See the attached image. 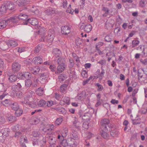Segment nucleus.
Segmentation results:
<instances>
[{
  "label": "nucleus",
  "instance_id": "f257e3e1",
  "mask_svg": "<svg viewBox=\"0 0 147 147\" xmlns=\"http://www.w3.org/2000/svg\"><path fill=\"white\" fill-rule=\"evenodd\" d=\"M33 98L31 95H26L24 97V100L22 102V103L27 105L33 108L36 107L37 105L32 102Z\"/></svg>",
  "mask_w": 147,
  "mask_h": 147
},
{
  "label": "nucleus",
  "instance_id": "f03ea898",
  "mask_svg": "<svg viewBox=\"0 0 147 147\" xmlns=\"http://www.w3.org/2000/svg\"><path fill=\"white\" fill-rule=\"evenodd\" d=\"M78 139V137L76 134H72V137L68 139V146L70 147H76L77 144L76 139Z\"/></svg>",
  "mask_w": 147,
  "mask_h": 147
},
{
  "label": "nucleus",
  "instance_id": "7ed1b4c3",
  "mask_svg": "<svg viewBox=\"0 0 147 147\" xmlns=\"http://www.w3.org/2000/svg\"><path fill=\"white\" fill-rule=\"evenodd\" d=\"M55 31L53 29H50L48 31V36H45L46 42L51 43L53 41L55 37Z\"/></svg>",
  "mask_w": 147,
  "mask_h": 147
},
{
  "label": "nucleus",
  "instance_id": "20e7f679",
  "mask_svg": "<svg viewBox=\"0 0 147 147\" xmlns=\"http://www.w3.org/2000/svg\"><path fill=\"white\" fill-rule=\"evenodd\" d=\"M24 25H27L30 24L33 26H35L38 24V22L37 19L32 18L28 19L27 20V21H25L24 22Z\"/></svg>",
  "mask_w": 147,
  "mask_h": 147
},
{
  "label": "nucleus",
  "instance_id": "39448f33",
  "mask_svg": "<svg viewBox=\"0 0 147 147\" xmlns=\"http://www.w3.org/2000/svg\"><path fill=\"white\" fill-rule=\"evenodd\" d=\"M109 123L110 121L108 119H104L102 120L101 122L102 128L107 129V127L109 128H112L110 126Z\"/></svg>",
  "mask_w": 147,
  "mask_h": 147
},
{
  "label": "nucleus",
  "instance_id": "423d86ee",
  "mask_svg": "<svg viewBox=\"0 0 147 147\" xmlns=\"http://www.w3.org/2000/svg\"><path fill=\"white\" fill-rule=\"evenodd\" d=\"M18 16L19 20L22 22V24L24 25V22L25 21H27V20L28 19L27 15L24 13H21Z\"/></svg>",
  "mask_w": 147,
  "mask_h": 147
},
{
  "label": "nucleus",
  "instance_id": "0eeeda50",
  "mask_svg": "<svg viewBox=\"0 0 147 147\" xmlns=\"http://www.w3.org/2000/svg\"><path fill=\"white\" fill-rule=\"evenodd\" d=\"M114 24V21L113 20H107L105 22V28L107 30L110 29L112 28Z\"/></svg>",
  "mask_w": 147,
  "mask_h": 147
},
{
  "label": "nucleus",
  "instance_id": "6e6552de",
  "mask_svg": "<svg viewBox=\"0 0 147 147\" xmlns=\"http://www.w3.org/2000/svg\"><path fill=\"white\" fill-rule=\"evenodd\" d=\"M7 75L9 76L8 79L9 82L11 83L16 81L18 78V76L13 74V73L11 74L8 72L7 73Z\"/></svg>",
  "mask_w": 147,
  "mask_h": 147
},
{
  "label": "nucleus",
  "instance_id": "1a4fd4ad",
  "mask_svg": "<svg viewBox=\"0 0 147 147\" xmlns=\"http://www.w3.org/2000/svg\"><path fill=\"white\" fill-rule=\"evenodd\" d=\"M21 65L18 62H14L12 65V69L14 73L19 71Z\"/></svg>",
  "mask_w": 147,
  "mask_h": 147
},
{
  "label": "nucleus",
  "instance_id": "9d476101",
  "mask_svg": "<svg viewBox=\"0 0 147 147\" xmlns=\"http://www.w3.org/2000/svg\"><path fill=\"white\" fill-rule=\"evenodd\" d=\"M8 134L6 132H4V129H1L0 132V141L1 142H3L5 139L6 137L8 136Z\"/></svg>",
  "mask_w": 147,
  "mask_h": 147
},
{
  "label": "nucleus",
  "instance_id": "9b49d317",
  "mask_svg": "<svg viewBox=\"0 0 147 147\" xmlns=\"http://www.w3.org/2000/svg\"><path fill=\"white\" fill-rule=\"evenodd\" d=\"M55 60L57 62L58 65H61L63 64H66L65 58L60 56L59 57H55Z\"/></svg>",
  "mask_w": 147,
  "mask_h": 147
},
{
  "label": "nucleus",
  "instance_id": "f8f14e48",
  "mask_svg": "<svg viewBox=\"0 0 147 147\" xmlns=\"http://www.w3.org/2000/svg\"><path fill=\"white\" fill-rule=\"evenodd\" d=\"M67 129H62L61 131V135H58L57 136V139L59 140L63 139L64 137L67 136Z\"/></svg>",
  "mask_w": 147,
  "mask_h": 147
},
{
  "label": "nucleus",
  "instance_id": "ddd939ff",
  "mask_svg": "<svg viewBox=\"0 0 147 147\" xmlns=\"http://www.w3.org/2000/svg\"><path fill=\"white\" fill-rule=\"evenodd\" d=\"M71 32L70 28L68 26H65L61 28V33L62 34L67 35Z\"/></svg>",
  "mask_w": 147,
  "mask_h": 147
},
{
  "label": "nucleus",
  "instance_id": "4468645a",
  "mask_svg": "<svg viewBox=\"0 0 147 147\" xmlns=\"http://www.w3.org/2000/svg\"><path fill=\"white\" fill-rule=\"evenodd\" d=\"M66 67V64H63L62 65H58L57 67V71L55 72L56 74H58L59 73L62 72L64 71Z\"/></svg>",
  "mask_w": 147,
  "mask_h": 147
},
{
  "label": "nucleus",
  "instance_id": "2eb2a0df",
  "mask_svg": "<svg viewBox=\"0 0 147 147\" xmlns=\"http://www.w3.org/2000/svg\"><path fill=\"white\" fill-rule=\"evenodd\" d=\"M45 13L48 15H52L54 13H56L57 11V10L54 8H49L45 11Z\"/></svg>",
  "mask_w": 147,
  "mask_h": 147
},
{
  "label": "nucleus",
  "instance_id": "dca6fc26",
  "mask_svg": "<svg viewBox=\"0 0 147 147\" xmlns=\"http://www.w3.org/2000/svg\"><path fill=\"white\" fill-rule=\"evenodd\" d=\"M7 20L8 23H9L11 22L13 23H17L18 22L19 20L18 18V16L17 15L13 17H11L9 19H8Z\"/></svg>",
  "mask_w": 147,
  "mask_h": 147
},
{
  "label": "nucleus",
  "instance_id": "f3484780",
  "mask_svg": "<svg viewBox=\"0 0 147 147\" xmlns=\"http://www.w3.org/2000/svg\"><path fill=\"white\" fill-rule=\"evenodd\" d=\"M7 9L12 10L14 9L13 3L10 1H7L4 3Z\"/></svg>",
  "mask_w": 147,
  "mask_h": 147
},
{
  "label": "nucleus",
  "instance_id": "a211bd4d",
  "mask_svg": "<svg viewBox=\"0 0 147 147\" xmlns=\"http://www.w3.org/2000/svg\"><path fill=\"white\" fill-rule=\"evenodd\" d=\"M107 129H102L100 131V134L104 138L107 139L109 138V134L107 133L106 130Z\"/></svg>",
  "mask_w": 147,
  "mask_h": 147
},
{
  "label": "nucleus",
  "instance_id": "6ab92c4d",
  "mask_svg": "<svg viewBox=\"0 0 147 147\" xmlns=\"http://www.w3.org/2000/svg\"><path fill=\"white\" fill-rule=\"evenodd\" d=\"M30 70L32 74L36 75L38 74L40 71V69L38 66H36L33 68H31Z\"/></svg>",
  "mask_w": 147,
  "mask_h": 147
},
{
  "label": "nucleus",
  "instance_id": "aec40b11",
  "mask_svg": "<svg viewBox=\"0 0 147 147\" xmlns=\"http://www.w3.org/2000/svg\"><path fill=\"white\" fill-rule=\"evenodd\" d=\"M49 77L48 74L47 73H44L41 74L40 76V79L43 81H45L47 80Z\"/></svg>",
  "mask_w": 147,
  "mask_h": 147
},
{
  "label": "nucleus",
  "instance_id": "412c9836",
  "mask_svg": "<svg viewBox=\"0 0 147 147\" xmlns=\"http://www.w3.org/2000/svg\"><path fill=\"white\" fill-rule=\"evenodd\" d=\"M8 47L12 48L15 47L18 45V43L12 40H9L7 43Z\"/></svg>",
  "mask_w": 147,
  "mask_h": 147
},
{
  "label": "nucleus",
  "instance_id": "4be33fe9",
  "mask_svg": "<svg viewBox=\"0 0 147 147\" xmlns=\"http://www.w3.org/2000/svg\"><path fill=\"white\" fill-rule=\"evenodd\" d=\"M34 62L35 64L38 65L42 63V59L39 57H36L34 58Z\"/></svg>",
  "mask_w": 147,
  "mask_h": 147
},
{
  "label": "nucleus",
  "instance_id": "5701e85b",
  "mask_svg": "<svg viewBox=\"0 0 147 147\" xmlns=\"http://www.w3.org/2000/svg\"><path fill=\"white\" fill-rule=\"evenodd\" d=\"M47 138L50 146L54 143H56V139L55 138L51 136H49V137H47Z\"/></svg>",
  "mask_w": 147,
  "mask_h": 147
},
{
  "label": "nucleus",
  "instance_id": "b1692460",
  "mask_svg": "<svg viewBox=\"0 0 147 147\" xmlns=\"http://www.w3.org/2000/svg\"><path fill=\"white\" fill-rule=\"evenodd\" d=\"M60 141V143L61 145L63 147H66L68 146V143L67 142L66 140L63 138V139L59 140Z\"/></svg>",
  "mask_w": 147,
  "mask_h": 147
},
{
  "label": "nucleus",
  "instance_id": "393cba45",
  "mask_svg": "<svg viewBox=\"0 0 147 147\" xmlns=\"http://www.w3.org/2000/svg\"><path fill=\"white\" fill-rule=\"evenodd\" d=\"M8 23L7 20H2L0 21V29L6 27V26Z\"/></svg>",
  "mask_w": 147,
  "mask_h": 147
},
{
  "label": "nucleus",
  "instance_id": "a878e982",
  "mask_svg": "<svg viewBox=\"0 0 147 147\" xmlns=\"http://www.w3.org/2000/svg\"><path fill=\"white\" fill-rule=\"evenodd\" d=\"M53 53L54 55L56 56L55 57H59L61 54V52L59 49H55L53 50Z\"/></svg>",
  "mask_w": 147,
  "mask_h": 147
},
{
  "label": "nucleus",
  "instance_id": "bb28decb",
  "mask_svg": "<svg viewBox=\"0 0 147 147\" xmlns=\"http://www.w3.org/2000/svg\"><path fill=\"white\" fill-rule=\"evenodd\" d=\"M2 104L5 106H7L9 105H10L12 103V102L9 99L5 98L2 101Z\"/></svg>",
  "mask_w": 147,
  "mask_h": 147
},
{
  "label": "nucleus",
  "instance_id": "cd10ccee",
  "mask_svg": "<svg viewBox=\"0 0 147 147\" xmlns=\"http://www.w3.org/2000/svg\"><path fill=\"white\" fill-rule=\"evenodd\" d=\"M67 86L68 85L66 84H63L61 85L60 88L61 92L64 93Z\"/></svg>",
  "mask_w": 147,
  "mask_h": 147
},
{
  "label": "nucleus",
  "instance_id": "c85d7f7f",
  "mask_svg": "<svg viewBox=\"0 0 147 147\" xmlns=\"http://www.w3.org/2000/svg\"><path fill=\"white\" fill-rule=\"evenodd\" d=\"M12 109L14 111L17 110L19 107V106L18 103L16 102H13L10 105Z\"/></svg>",
  "mask_w": 147,
  "mask_h": 147
},
{
  "label": "nucleus",
  "instance_id": "c756f323",
  "mask_svg": "<svg viewBox=\"0 0 147 147\" xmlns=\"http://www.w3.org/2000/svg\"><path fill=\"white\" fill-rule=\"evenodd\" d=\"M7 9L4 3L1 6L0 8V12L1 13H5Z\"/></svg>",
  "mask_w": 147,
  "mask_h": 147
},
{
  "label": "nucleus",
  "instance_id": "7c9ffc66",
  "mask_svg": "<svg viewBox=\"0 0 147 147\" xmlns=\"http://www.w3.org/2000/svg\"><path fill=\"white\" fill-rule=\"evenodd\" d=\"M92 26L90 24H87L85 25L84 31L88 33L92 30Z\"/></svg>",
  "mask_w": 147,
  "mask_h": 147
},
{
  "label": "nucleus",
  "instance_id": "2f4dec72",
  "mask_svg": "<svg viewBox=\"0 0 147 147\" xmlns=\"http://www.w3.org/2000/svg\"><path fill=\"white\" fill-rule=\"evenodd\" d=\"M13 94H11L12 96H15L16 95L18 98H21L23 96V93L21 91H18L16 92L15 93L13 92Z\"/></svg>",
  "mask_w": 147,
  "mask_h": 147
},
{
  "label": "nucleus",
  "instance_id": "473e14b6",
  "mask_svg": "<svg viewBox=\"0 0 147 147\" xmlns=\"http://www.w3.org/2000/svg\"><path fill=\"white\" fill-rule=\"evenodd\" d=\"M46 102L43 100H40L38 103V105L40 107H46Z\"/></svg>",
  "mask_w": 147,
  "mask_h": 147
},
{
  "label": "nucleus",
  "instance_id": "72a5a7b5",
  "mask_svg": "<svg viewBox=\"0 0 147 147\" xmlns=\"http://www.w3.org/2000/svg\"><path fill=\"white\" fill-rule=\"evenodd\" d=\"M32 81L29 79H27L25 82V86L27 88H29L30 86L32 84Z\"/></svg>",
  "mask_w": 147,
  "mask_h": 147
},
{
  "label": "nucleus",
  "instance_id": "f704fd0d",
  "mask_svg": "<svg viewBox=\"0 0 147 147\" xmlns=\"http://www.w3.org/2000/svg\"><path fill=\"white\" fill-rule=\"evenodd\" d=\"M67 78V76L65 74H61L58 76V79L60 81L64 80Z\"/></svg>",
  "mask_w": 147,
  "mask_h": 147
},
{
  "label": "nucleus",
  "instance_id": "c9c22d12",
  "mask_svg": "<svg viewBox=\"0 0 147 147\" xmlns=\"http://www.w3.org/2000/svg\"><path fill=\"white\" fill-rule=\"evenodd\" d=\"M15 111V115L17 117L20 116L23 113L22 110L19 108Z\"/></svg>",
  "mask_w": 147,
  "mask_h": 147
},
{
  "label": "nucleus",
  "instance_id": "e433bc0d",
  "mask_svg": "<svg viewBox=\"0 0 147 147\" xmlns=\"http://www.w3.org/2000/svg\"><path fill=\"white\" fill-rule=\"evenodd\" d=\"M63 119L61 117L57 118L55 121V125H59L63 121Z\"/></svg>",
  "mask_w": 147,
  "mask_h": 147
},
{
  "label": "nucleus",
  "instance_id": "4c0bfd02",
  "mask_svg": "<svg viewBox=\"0 0 147 147\" xmlns=\"http://www.w3.org/2000/svg\"><path fill=\"white\" fill-rule=\"evenodd\" d=\"M46 31V30L45 28L44 27H42L38 31L39 34H40L41 35L42 34V35H45V33Z\"/></svg>",
  "mask_w": 147,
  "mask_h": 147
},
{
  "label": "nucleus",
  "instance_id": "58836bf2",
  "mask_svg": "<svg viewBox=\"0 0 147 147\" xmlns=\"http://www.w3.org/2000/svg\"><path fill=\"white\" fill-rule=\"evenodd\" d=\"M6 90L5 86L3 84H0V92H4Z\"/></svg>",
  "mask_w": 147,
  "mask_h": 147
},
{
  "label": "nucleus",
  "instance_id": "ea45409f",
  "mask_svg": "<svg viewBox=\"0 0 147 147\" xmlns=\"http://www.w3.org/2000/svg\"><path fill=\"white\" fill-rule=\"evenodd\" d=\"M8 45L7 43H5V44H1L0 48L3 51H5L8 49Z\"/></svg>",
  "mask_w": 147,
  "mask_h": 147
},
{
  "label": "nucleus",
  "instance_id": "a19ab883",
  "mask_svg": "<svg viewBox=\"0 0 147 147\" xmlns=\"http://www.w3.org/2000/svg\"><path fill=\"white\" fill-rule=\"evenodd\" d=\"M24 76L25 79H29L31 78V74L29 72H24Z\"/></svg>",
  "mask_w": 147,
  "mask_h": 147
},
{
  "label": "nucleus",
  "instance_id": "79ce46f5",
  "mask_svg": "<svg viewBox=\"0 0 147 147\" xmlns=\"http://www.w3.org/2000/svg\"><path fill=\"white\" fill-rule=\"evenodd\" d=\"M36 92L38 95L41 96L43 94V90L42 88H39L37 89Z\"/></svg>",
  "mask_w": 147,
  "mask_h": 147
},
{
  "label": "nucleus",
  "instance_id": "37998d69",
  "mask_svg": "<svg viewBox=\"0 0 147 147\" xmlns=\"http://www.w3.org/2000/svg\"><path fill=\"white\" fill-rule=\"evenodd\" d=\"M63 102L66 103L67 105L70 104V98L67 96H65L63 100Z\"/></svg>",
  "mask_w": 147,
  "mask_h": 147
},
{
  "label": "nucleus",
  "instance_id": "c03bdc74",
  "mask_svg": "<svg viewBox=\"0 0 147 147\" xmlns=\"http://www.w3.org/2000/svg\"><path fill=\"white\" fill-rule=\"evenodd\" d=\"M140 42L137 40H133L132 42V47L134 48L139 44Z\"/></svg>",
  "mask_w": 147,
  "mask_h": 147
},
{
  "label": "nucleus",
  "instance_id": "a18cd8bd",
  "mask_svg": "<svg viewBox=\"0 0 147 147\" xmlns=\"http://www.w3.org/2000/svg\"><path fill=\"white\" fill-rule=\"evenodd\" d=\"M7 120L9 121L13 122L16 121V118L15 117L11 115L8 117Z\"/></svg>",
  "mask_w": 147,
  "mask_h": 147
},
{
  "label": "nucleus",
  "instance_id": "49530a36",
  "mask_svg": "<svg viewBox=\"0 0 147 147\" xmlns=\"http://www.w3.org/2000/svg\"><path fill=\"white\" fill-rule=\"evenodd\" d=\"M56 109L57 111L61 112L62 114H63L65 112V109L63 107H58L56 108Z\"/></svg>",
  "mask_w": 147,
  "mask_h": 147
},
{
  "label": "nucleus",
  "instance_id": "de8ad7c7",
  "mask_svg": "<svg viewBox=\"0 0 147 147\" xmlns=\"http://www.w3.org/2000/svg\"><path fill=\"white\" fill-rule=\"evenodd\" d=\"M61 6H63L64 8L67 7V1L66 0H61Z\"/></svg>",
  "mask_w": 147,
  "mask_h": 147
},
{
  "label": "nucleus",
  "instance_id": "09e8293b",
  "mask_svg": "<svg viewBox=\"0 0 147 147\" xmlns=\"http://www.w3.org/2000/svg\"><path fill=\"white\" fill-rule=\"evenodd\" d=\"M17 76H18V79H25L24 72L23 73L19 72L18 73Z\"/></svg>",
  "mask_w": 147,
  "mask_h": 147
},
{
  "label": "nucleus",
  "instance_id": "8fccbe9b",
  "mask_svg": "<svg viewBox=\"0 0 147 147\" xmlns=\"http://www.w3.org/2000/svg\"><path fill=\"white\" fill-rule=\"evenodd\" d=\"M117 133L115 129H113L111 131L110 134L112 136L114 137L117 136Z\"/></svg>",
  "mask_w": 147,
  "mask_h": 147
},
{
  "label": "nucleus",
  "instance_id": "3c124183",
  "mask_svg": "<svg viewBox=\"0 0 147 147\" xmlns=\"http://www.w3.org/2000/svg\"><path fill=\"white\" fill-rule=\"evenodd\" d=\"M71 5H69V7L66 10V11L67 13H70L72 14L73 13L74 11V10L73 9H71Z\"/></svg>",
  "mask_w": 147,
  "mask_h": 147
},
{
  "label": "nucleus",
  "instance_id": "603ef678",
  "mask_svg": "<svg viewBox=\"0 0 147 147\" xmlns=\"http://www.w3.org/2000/svg\"><path fill=\"white\" fill-rule=\"evenodd\" d=\"M41 49V47L39 45H37L36 47L34 50V53H37L39 52Z\"/></svg>",
  "mask_w": 147,
  "mask_h": 147
},
{
  "label": "nucleus",
  "instance_id": "864d4df0",
  "mask_svg": "<svg viewBox=\"0 0 147 147\" xmlns=\"http://www.w3.org/2000/svg\"><path fill=\"white\" fill-rule=\"evenodd\" d=\"M11 90L13 91H14V92L15 93L16 92H17L18 90H19L17 86L15 84L14 85L11 86Z\"/></svg>",
  "mask_w": 147,
  "mask_h": 147
},
{
  "label": "nucleus",
  "instance_id": "5fc2aeb1",
  "mask_svg": "<svg viewBox=\"0 0 147 147\" xmlns=\"http://www.w3.org/2000/svg\"><path fill=\"white\" fill-rule=\"evenodd\" d=\"M96 86L98 87L97 91H101L103 89V86L98 83L96 84Z\"/></svg>",
  "mask_w": 147,
  "mask_h": 147
},
{
  "label": "nucleus",
  "instance_id": "6e6d98bb",
  "mask_svg": "<svg viewBox=\"0 0 147 147\" xmlns=\"http://www.w3.org/2000/svg\"><path fill=\"white\" fill-rule=\"evenodd\" d=\"M34 7H33L31 9V11L34 13V14L37 15L39 13V11L35 7V9H34Z\"/></svg>",
  "mask_w": 147,
  "mask_h": 147
},
{
  "label": "nucleus",
  "instance_id": "4d7b16f0",
  "mask_svg": "<svg viewBox=\"0 0 147 147\" xmlns=\"http://www.w3.org/2000/svg\"><path fill=\"white\" fill-rule=\"evenodd\" d=\"M53 105V102L52 101H48L46 102V106L50 107Z\"/></svg>",
  "mask_w": 147,
  "mask_h": 147
},
{
  "label": "nucleus",
  "instance_id": "13d9d810",
  "mask_svg": "<svg viewBox=\"0 0 147 147\" xmlns=\"http://www.w3.org/2000/svg\"><path fill=\"white\" fill-rule=\"evenodd\" d=\"M81 75L83 78H86L87 77L88 74L87 72L83 70L81 72Z\"/></svg>",
  "mask_w": 147,
  "mask_h": 147
},
{
  "label": "nucleus",
  "instance_id": "bf43d9fd",
  "mask_svg": "<svg viewBox=\"0 0 147 147\" xmlns=\"http://www.w3.org/2000/svg\"><path fill=\"white\" fill-rule=\"evenodd\" d=\"M82 42V40L80 39H78L76 40V43L77 46H78L81 44Z\"/></svg>",
  "mask_w": 147,
  "mask_h": 147
},
{
  "label": "nucleus",
  "instance_id": "052dcab7",
  "mask_svg": "<svg viewBox=\"0 0 147 147\" xmlns=\"http://www.w3.org/2000/svg\"><path fill=\"white\" fill-rule=\"evenodd\" d=\"M61 97V95L60 94H58L57 93H55V98L57 100H59L60 98Z\"/></svg>",
  "mask_w": 147,
  "mask_h": 147
},
{
  "label": "nucleus",
  "instance_id": "680f3d73",
  "mask_svg": "<svg viewBox=\"0 0 147 147\" xmlns=\"http://www.w3.org/2000/svg\"><path fill=\"white\" fill-rule=\"evenodd\" d=\"M102 10L105 12V13L106 14H108L109 13V10L107 7H103Z\"/></svg>",
  "mask_w": 147,
  "mask_h": 147
},
{
  "label": "nucleus",
  "instance_id": "e2e57ef3",
  "mask_svg": "<svg viewBox=\"0 0 147 147\" xmlns=\"http://www.w3.org/2000/svg\"><path fill=\"white\" fill-rule=\"evenodd\" d=\"M111 102L113 105H117L118 104L119 101L118 100H116L115 99H112L111 101Z\"/></svg>",
  "mask_w": 147,
  "mask_h": 147
},
{
  "label": "nucleus",
  "instance_id": "0e129e2a",
  "mask_svg": "<svg viewBox=\"0 0 147 147\" xmlns=\"http://www.w3.org/2000/svg\"><path fill=\"white\" fill-rule=\"evenodd\" d=\"M34 140L32 142L33 145L34 146L38 145L39 144L38 141V139H34Z\"/></svg>",
  "mask_w": 147,
  "mask_h": 147
},
{
  "label": "nucleus",
  "instance_id": "69168bd1",
  "mask_svg": "<svg viewBox=\"0 0 147 147\" xmlns=\"http://www.w3.org/2000/svg\"><path fill=\"white\" fill-rule=\"evenodd\" d=\"M25 51V48L24 47H19L18 49V52L19 53H21Z\"/></svg>",
  "mask_w": 147,
  "mask_h": 147
},
{
  "label": "nucleus",
  "instance_id": "338daca9",
  "mask_svg": "<svg viewBox=\"0 0 147 147\" xmlns=\"http://www.w3.org/2000/svg\"><path fill=\"white\" fill-rule=\"evenodd\" d=\"M105 73L103 69L102 70L101 73H99L97 76V77H101L102 78L103 77L104 74Z\"/></svg>",
  "mask_w": 147,
  "mask_h": 147
},
{
  "label": "nucleus",
  "instance_id": "774afa93",
  "mask_svg": "<svg viewBox=\"0 0 147 147\" xmlns=\"http://www.w3.org/2000/svg\"><path fill=\"white\" fill-rule=\"evenodd\" d=\"M140 62L144 65H146L147 64V59L143 60L142 59H140Z\"/></svg>",
  "mask_w": 147,
  "mask_h": 147
}]
</instances>
